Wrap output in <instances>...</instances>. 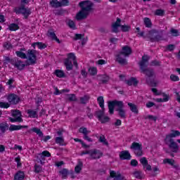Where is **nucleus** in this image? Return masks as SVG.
<instances>
[{"instance_id": "c756f323", "label": "nucleus", "mask_w": 180, "mask_h": 180, "mask_svg": "<svg viewBox=\"0 0 180 180\" xmlns=\"http://www.w3.org/2000/svg\"><path fill=\"white\" fill-rule=\"evenodd\" d=\"M146 63H148V58L143 56L141 61L139 63L140 69L148 67Z\"/></svg>"}, {"instance_id": "bb28decb", "label": "nucleus", "mask_w": 180, "mask_h": 180, "mask_svg": "<svg viewBox=\"0 0 180 180\" xmlns=\"http://www.w3.org/2000/svg\"><path fill=\"white\" fill-rule=\"evenodd\" d=\"M55 143L56 144H59V146H67V143H65L64 137L63 136H58L55 139Z\"/></svg>"}, {"instance_id": "39448f33", "label": "nucleus", "mask_w": 180, "mask_h": 180, "mask_svg": "<svg viewBox=\"0 0 180 180\" xmlns=\"http://www.w3.org/2000/svg\"><path fill=\"white\" fill-rule=\"evenodd\" d=\"M11 116L13 117H8L11 123H22L23 122V118H22V112L19 110H12Z\"/></svg>"}, {"instance_id": "4be33fe9", "label": "nucleus", "mask_w": 180, "mask_h": 180, "mask_svg": "<svg viewBox=\"0 0 180 180\" xmlns=\"http://www.w3.org/2000/svg\"><path fill=\"white\" fill-rule=\"evenodd\" d=\"M6 130H9V124L8 122H1L0 123V131L2 134H5L6 133Z\"/></svg>"}, {"instance_id": "5701e85b", "label": "nucleus", "mask_w": 180, "mask_h": 180, "mask_svg": "<svg viewBox=\"0 0 180 180\" xmlns=\"http://www.w3.org/2000/svg\"><path fill=\"white\" fill-rule=\"evenodd\" d=\"M20 15H22L25 19H29V16L32 15V11L29 8H25V10L20 11Z\"/></svg>"}, {"instance_id": "680f3d73", "label": "nucleus", "mask_w": 180, "mask_h": 180, "mask_svg": "<svg viewBox=\"0 0 180 180\" xmlns=\"http://www.w3.org/2000/svg\"><path fill=\"white\" fill-rule=\"evenodd\" d=\"M86 109L87 117H89V119H94V114L92 113V110L90 109L89 107H87Z\"/></svg>"}, {"instance_id": "b1692460", "label": "nucleus", "mask_w": 180, "mask_h": 180, "mask_svg": "<svg viewBox=\"0 0 180 180\" xmlns=\"http://www.w3.org/2000/svg\"><path fill=\"white\" fill-rule=\"evenodd\" d=\"M25 179V172L18 171L14 176V180H23Z\"/></svg>"}, {"instance_id": "6e6d98bb", "label": "nucleus", "mask_w": 180, "mask_h": 180, "mask_svg": "<svg viewBox=\"0 0 180 180\" xmlns=\"http://www.w3.org/2000/svg\"><path fill=\"white\" fill-rule=\"evenodd\" d=\"M131 29V27L130 25H121V30L122 32H124L126 33L127 32H130V30Z\"/></svg>"}, {"instance_id": "69168bd1", "label": "nucleus", "mask_w": 180, "mask_h": 180, "mask_svg": "<svg viewBox=\"0 0 180 180\" xmlns=\"http://www.w3.org/2000/svg\"><path fill=\"white\" fill-rule=\"evenodd\" d=\"M3 46L4 47V49H6V50H11V49L13 48V46L10 42H5L3 44Z\"/></svg>"}, {"instance_id": "3c124183", "label": "nucleus", "mask_w": 180, "mask_h": 180, "mask_svg": "<svg viewBox=\"0 0 180 180\" xmlns=\"http://www.w3.org/2000/svg\"><path fill=\"white\" fill-rule=\"evenodd\" d=\"M48 36L49 37H51L52 40H53L57 37L56 32H54L53 29H50L48 30Z\"/></svg>"}, {"instance_id": "a211bd4d", "label": "nucleus", "mask_w": 180, "mask_h": 180, "mask_svg": "<svg viewBox=\"0 0 180 180\" xmlns=\"http://www.w3.org/2000/svg\"><path fill=\"white\" fill-rule=\"evenodd\" d=\"M120 22H122V20L117 18L116 22L112 24V33H117L119 32L118 27H121Z\"/></svg>"}, {"instance_id": "0eeeda50", "label": "nucleus", "mask_w": 180, "mask_h": 180, "mask_svg": "<svg viewBox=\"0 0 180 180\" xmlns=\"http://www.w3.org/2000/svg\"><path fill=\"white\" fill-rule=\"evenodd\" d=\"M130 148L134 152L136 157H141L143 155V145L137 142H133Z\"/></svg>"}, {"instance_id": "f03ea898", "label": "nucleus", "mask_w": 180, "mask_h": 180, "mask_svg": "<svg viewBox=\"0 0 180 180\" xmlns=\"http://www.w3.org/2000/svg\"><path fill=\"white\" fill-rule=\"evenodd\" d=\"M79 6L81 8V11L76 14V19L77 20H83L88 18L89 12L92 11L94 3L89 1H83L79 3Z\"/></svg>"}, {"instance_id": "20e7f679", "label": "nucleus", "mask_w": 180, "mask_h": 180, "mask_svg": "<svg viewBox=\"0 0 180 180\" xmlns=\"http://www.w3.org/2000/svg\"><path fill=\"white\" fill-rule=\"evenodd\" d=\"M90 155L91 160H99L101 157H103V153L99 149H91L89 150H84L80 153V155Z\"/></svg>"}, {"instance_id": "dca6fc26", "label": "nucleus", "mask_w": 180, "mask_h": 180, "mask_svg": "<svg viewBox=\"0 0 180 180\" xmlns=\"http://www.w3.org/2000/svg\"><path fill=\"white\" fill-rule=\"evenodd\" d=\"M27 133H29L30 134L32 133H36V134H37L39 137H43V136H44V134H43V131H41V129L37 127L31 128L27 131Z\"/></svg>"}, {"instance_id": "2f4dec72", "label": "nucleus", "mask_w": 180, "mask_h": 180, "mask_svg": "<svg viewBox=\"0 0 180 180\" xmlns=\"http://www.w3.org/2000/svg\"><path fill=\"white\" fill-rule=\"evenodd\" d=\"M50 5L52 8H61V1L58 0H52L50 1Z\"/></svg>"}, {"instance_id": "f704fd0d", "label": "nucleus", "mask_w": 180, "mask_h": 180, "mask_svg": "<svg viewBox=\"0 0 180 180\" xmlns=\"http://www.w3.org/2000/svg\"><path fill=\"white\" fill-rule=\"evenodd\" d=\"M133 175L136 179H143V178H144V174H143V172L141 171H135L134 172Z\"/></svg>"}, {"instance_id": "6ab92c4d", "label": "nucleus", "mask_w": 180, "mask_h": 180, "mask_svg": "<svg viewBox=\"0 0 180 180\" xmlns=\"http://www.w3.org/2000/svg\"><path fill=\"white\" fill-rule=\"evenodd\" d=\"M122 54L119 53L117 54L115 56L116 58V61L120 64V65H127V60H126L125 58H122Z\"/></svg>"}, {"instance_id": "8fccbe9b", "label": "nucleus", "mask_w": 180, "mask_h": 180, "mask_svg": "<svg viewBox=\"0 0 180 180\" xmlns=\"http://www.w3.org/2000/svg\"><path fill=\"white\" fill-rule=\"evenodd\" d=\"M174 139H172V136L170 135V134H167L165 138V143L168 144L169 143H172Z\"/></svg>"}, {"instance_id": "c03bdc74", "label": "nucleus", "mask_w": 180, "mask_h": 180, "mask_svg": "<svg viewBox=\"0 0 180 180\" xmlns=\"http://www.w3.org/2000/svg\"><path fill=\"white\" fill-rule=\"evenodd\" d=\"M172 139H175V137H179L180 131L175 129H172L171 133L169 134Z\"/></svg>"}, {"instance_id": "a878e982", "label": "nucleus", "mask_w": 180, "mask_h": 180, "mask_svg": "<svg viewBox=\"0 0 180 180\" xmlns=\"http://www.w3.org/2000/svg\"><path fill=\"white\" fill-rule=\"evenodd\" d=\"M60 174L61 175L62 179H67L68 175H70V171L68 169L63 168L59 171Z\"/></svg>"}, {"instance_id": "864d4df0", "label": "nucleus", "mask_w": 180, "mask_h": 180, "mask_svg": "<svg viewBox=\"0 0 180 180\" xmlns=\"http://www.w3.org/2000/svg\"><path fill=\"white\" fill-rule=\"evenodd\" d=\"M170 33L172 34V36L173 37H178V36H180V32L178 30L172 28L170 30Z\"/></svg>"}, {"instance_id": "c9c22d12", "label": "nucleus", "mask_w": 180, "mask_h": 180, "mask_svg": "<svg viewBox=\"0 0 180 180\" xmlns=\"http://www.w3.org/2000/svg\"><path fill=\"white\" fill-rule=\"evenodd\" d=\"M96 116L98 120H101L105 116V108L96 111Z\"/></svg>"}, {"instance_id": "423d86ee", "label": "nucleus", "mask_w": 180, "mask_h": 180, "mask_svg": "<svg viewBox=\"0 0 180 180\" xmlns=\"http://www.w3.org/2000/svg\"><path fill=\"white\" fill-rule=\"evenodd\" d=\"M153 34H155L154 37H148L147 41H150V43H155L164 40L162 30H152Z\"/></svg>"}, {"instance_id": "4c0bfd02", "label": "nucleus", "mask_w": 180, "mask_h": 180, "mask_svg": "<svg viewBox=\"0 0 180 180\" xmlns=\"http://www.w3.org/2000/svg\"><path fill=\"white\" fill-rule=\"evenodd\" d=\"M54 74L58 78H65L64 70H56Z\"/></svg>"}, {"instance_id": "0e129e2a", "label": "nucleus", "mask_w": 180, "mask_h": 180, "mask_svg": "<svg viewBox=\"0 0 180 180\" xmlns=\"http://www.w3.org/2000/svg\"><path fill=\"white\" fill-rule=\"evenodd\" d=\"M37 160H39V161H40V162H43V161L46 160V158H44L43 153H41L37 154Z\"/></svg>"}, {"instance_id": "393cba45", "label": "nucleus", "mask_w": 180, "mask_h": 180, "mask_svg": "<svg viewBox=\"0 0 180 180\" xmlns=\"http://www.w3.org/2000/svg\"><path fill=\"white\" fill-rule=\"evenodd\" d=\"M27 8H26V6H25V4H21V6L20 7H15L13 9V12L16 14V15H20V12H22V11H25L26 10Z\"/></svg>"}, {"instance_id": "49530a36", "label": "nucleus", "mask_w": 180, "mask_h": 180, "mask_svg": "<svg viewBox=\"0 0 180 180\" xmlns=\"http://www.w3.org/2000/svg\"><path fill=\"white\" fill-rule=\"evenodd\" d=\"M110 79V77L108 75H103L101 77V82H102V84H108Z\"/></svg>"}, {"instance_id": "1a4fd4ad", "label": "nucleus", "mask_w": 180, "mask_h": 180, "mask_svg": "<svg viewBox=\"0 0 180 180\" xmlns=\"http://www.w3.org/2000/svg\"><path fill=\"white\" fill-rule=\"evenodd\" d=\"M7 101L11 105H18L20 102V98L15 94H11L7 96Z\"/></svg>"}, {"instance_id": "58836bf2", "label": "nucleus", "mask_w": 180, "mask_h": 180, "mask_svg": "<svg viewBox=\"0 0 180 180\" xmlns=\"http://www.w3.org/2000/svg\"><path fill=\"white\" fill-rule=\"evenodd\" d=\"M89 99H91L89 96L84 95L83 97L80 98V103H82V105H86V103L89 102Z\"/></svg>"}, {"instance_id": "de8ad7c7", "label": "nucleus", "mask_w": 180, "mask_h": 180, "mask_svg": "<svg viewBox=\"0 0 180 180\" xmlns=\"http://www.w3.org/2000/svg\"><path fill=\"white\" fill-rule=\"evenodd\" d=\"M82 162H79L78 165L75 167V172H76V174H79L81 172L82 170Z\"/></svg>"}, {"instance_id": "f257e3e1", "label": "nucleus", "mask_w": 180, "mask_h": 180, "mask_svg": "<svg viewBox=\"0 0 180 180\" xmlns=\"http://www.w3.org/2000/svg\"><path fill=\"white\" fill-rule=\"evenodd\" d=\"M115 106H116V112L121 119H126V110H124V103L122 101L114 100L108 102V112L110 115L115 113Z\"/></svg>"}, {"instance_id": "7c9ffc66", "label": "nucleus", "mask_w": 180, "mask_h": 180, "mask_svg": "<svg viewBox=\"0 0 180 180\" xmlns=\"http://www.w3.org/2000/svg\"><path fill=\"white\" fill-rule=\"evenodd\" d=\"M27 113L28 115V117L31 119H36V117H38L37 112L33 110H27Z\"/></svg>"}, {"instance_id": "2eb2a0df", "label": "nucleus", "mask_w": 180, "mask_h": 180, "mask_svg": "<svg viewBox=\"0 0 180 180\" xmlns=\"http://www.w3.org/2000/svg\"><path fill=\"white\" fill-rule=\"evenodd\" d=\"M131 48L129 46H124L122 47V51L120 52V54L124 56V57H129L131 54Z\"/></svg>"}, {"instance_id": "9d476101", "label": "nucleus", "mask_w": 180, "mask_h": 180, "mask_svg": "<svg viewBox=\"0 0 180 180\" xmlns=\"http://www.w3.org/2000/svg\"><path fill=\"white\" fill-rule=\"evenodd\" d=\"M15 61H14L13 63V67H15V68H17V70H19L20 71H22V70H25V67H26V65H26L25 63H23V61L19 60V58H15Z\"/></svg>"}, {"instance_id": "5fc2aeb1", "label": "nucleus", "mask_w": 180, "mask_h": 180, "mask_svg": "<svg viewBox=\"0 0 180 180\" xmlns=\"http://www.w3.org/2000/svg\"><path fill=\"white\" fill-rule=\"evenodd\" d=\"M36 44L39 50H44V49H47V45L43 42H36Z\"/></svg>"}, {"instance_id": "473e14b6", "label": "nucleus", "mask_w": 180, "mask_h": 180, "mask_svg": "<svg viewBox=\"0 0 180 180\" xmlns=\"http://www.w3.org/2000/svg\"><path fill=\"white\" fill-rule=\"evenodd\" d=\"M67 26L70 27V29H72V30H77V25H75V22L72 20H69L68 22H66Z\"/></svg>"}, {"instance_id": "13d9d810", "label": "nucleus", "mask_w": 180, "mask_h": 180, "mask_svg": "<svg viewBox=\"0 0 180 180\" xmlns=\"http://www.w3.org/2000/svg\"><path fill=\"white\" fill-rule=\"evenodd\" d=\"M34 172H35V174H40V172H41V166L36 164L34 166Z\"/></svg>"}, {"instance_id": "09e8293b", "label": "nucleus", "mask_w": 180, "mask_h": 180, "mask_svg": "<svg viewBox=\"0 0 180 180\" xmlns=\"http://www.w3.org/2000/svg\"><path fill=\"white\" fill-rule=\"evenodd\" d=\"M0 108H1V109H8V108H11V104L7 102L1 101L0 102Z\"/></svg>"}, {"instance_id": "a18cd8bd", "label": "nucleus", "mask_w": 180, "mask_h": 180, "mask_svg": "<svg viewBox=\"0 0 180 180\" xmlns=\"http://www.w3.org/2000/svg\"><path fill=\"white\" fill-rule=\"evenodd\" d=\"M155 16H164L165 15V10L158 8L155 11Z\"/></svg>"}, {"instance_id": "37998d69", "label": "nucleus", "mask_w": 180, "mask_h": 180, "mask_svg": "<svg viewBox=\"0 0 180 180\" xmlns=\"http://www.w3.org/2000/svg\"><path fill=\"white\" fill-rule=\"evenodd\" d=\"M143 23L146 26V27L150 28L151 26H153V22H151V19L148 18H145L143 19Z\"/></svg>"}, {"instance_id": "aec40b11", "label": "nucleus", "mask_w": 180, "mask_h": 180, "mask_svg": "<svg viewBox=\"0 0 180 180\" xmlns=\"http://www.w3.org/2000/svg\"><path fill=\"white\" fill-rule=\"evenodd\" d=\"M126 84H127L129 86H131V85H134V86H137L139 82L136 77H131L129 79L126 81Z\"/></svg>"}, {"instance_id": "774afa93", "label": "nucleus", "mask_w": 180, "mask_h": 180, "mask_svg": "<svg viewBox=\"0 0 180 180\" xmlns=\"http://www.w3.org/2000/svg\"><path fill=\"white\" fill-rule=\"evenodd\" d=\"M170 79H171V81H173V82H176L179 81V77H178L175 75H171Z\"/></svg>"}, {"instance_id": "9b49d317", "label": "nucleus", "mask_w": 180, "mask_h": 180, "mask_svg": "<svg viewBox=\"0 0 180 180\" xmlns=\"http://www.w3.org/2000/svg\"><path fill=\"white\" fill-rule=\"evenodd\" d=\"M120 159L122 160V161L127 160H131V155H130V152L129 150H122L120 153Z\"/></svg>"}, {"instance_id": "7ed1b4c3", "label": "nucleus", "mask_w": 180, "mask_h": 180, "mask_svg": "<svg viewBox=\"0 0 180 180\" xmlns=\"http://www.w3.org/2000/svg\"><path fill=\"white\" fill-rule=\"evenodd\" d=\"M36 53L37 51L34 49H29L27 51V54L22 51H15V54L19 58H22V60H26V58L28 59L29 63H27V65H34V64L37 63V56L36 55Z\"/></svg>"}, {"instance_id": "412c9836", "label": "nucleus", "mask_w": 180, "mask_h": 180, "mask_svg": "<svg viewBox=\"0 0 180 180\" xmlns=\"http://www.w3.org/2000/svg\"><path fill=\"white\" fill-rule=\"evenodd\" d=\"M64 65L67 70V71H71L72 68H74V65H72V61L70 59H65Z\"/></svg>"}, {"instance_id": "72a5a7b5", "label": "nucleus", "mask_w": 180, "mask_h": 180, "mask_svg": "<svg viewBox=\"0 0 180 180\" xmlns=\"http://www.w3.org/2000/svg\"><path fill=\"white\" fill-rule=\"evenodd\" d=\"M97 102L101 109H105V99H103V96H98L97 98Z\"/></svg>"}, {"instance_id": "603ef678", "label": "nucleus", "mask_w": 180, "mask_h": 180, "mask_svg": "<svg viewBox=\"0 0 180 180\" xmlns=\"http://www.w3.org/2000/svg\"><path fill=\"white\" fill-rule=\"evenodd\" d=\"M89 72L90 73V75H96V74H98V69L95 67L89 68Z\"/></svg>"}, {"instance_id": "a19ab883", "label": "nucleus", "mask_w": 180, "mask_h": 180, "mask_svg": "<svg viewBox=\"0 0 180 180\" xmlns=\"http://www.w3.org/2000/svg\"><path fill=\"white\" fill-rule=\"evenodd\" d=\"M164 98H156L155 101L158 103H162V102H168V101H169V96L167 95V94H163Z\"/></svg>"}, {"instance_id": "bf43d9fd", "label": "nucleus", "mask_w": 180, "mask_h": 180, "mask_svg": "<svg viewBox=\"0 0 180 180\" xmlns=\"http://www.w3.org/2000/svg\"><path fill=\"white\" fill-rule=\"evenodd\" d=\"M85 34H75V37L73 38V40L77 41V40H82L84 39V37Z\"/></svg>"}, {"instance_id": "e433bc0d", "label": "nucleus", "mask_w": 180, "mask_h": 180, "mask_svg": "<svg viewBox=\"0 0 180 180\" xmlns=\"http://www.w3.org/2000/svg\"><path fill=\"white\" fill-rule=\"evenodd\" d=\"M146 84H148L149 86H152L153 88H155L157 86V83L154 79L147 78Z\"/></svg>"}, {"instance_id": "79ce46f5", "label": "nucleus", "mask_w": 180, "mask_h": 180, "mask_svg": "<svg viewBox=\"0 0 180 180\" xmlns=\"http://www.w3.org/2000/svg\"><path fill=\"white\" fill-rule=\"evenodd\" d=\"M4 64H8V63H10L11 65H13L16 58H9V56H4Z\"/></svg>"}, {"instance_id": "cd10ccee", "label": "nucleus", "mask_w": 180, "mask_h": 180, "mask_svg": "<svg viewBox=\"0 0 180 180\" xmlns=\"http://www.w3.org/2000/svg\"><path fill=\"white\" fill-rule=\"evenodd\" d=\"M128 106L130 108L131 112L135 113V115H138L139 109L137 108V105L132 103H128Z\"/></svg>"}, {"instance_id": "ddd939ff", "label": "nucleus", "mask_w": 180, "mask_h": 180, "mask_svg": "<svg viewBox=\"0 0 180 180\" xmlns=\"http://www.w3.org/2000/svg\"><path fill=\"white\" fill-rule=\"evenodd\" d=\"M141 72H143V74H145L148 78H151V77H154V70L153 69H148V66L141 68Z\"/></svg>"}, {"instance_id": "052dcab7", "label": "nucleus", "mask_w": 180, "mask_h": 180, "mask_svg": "<svg viewBox=\"0 0 180 180\" xmlns=\"http://www.w3.org/2000/svg\"><path fill=\"white\" fill-rule=\"evenodd\" d=\"M150 65L152 67H160V66H161V62H160L157 60H154L150 62Z\"/></svg>"}, {"instance_id": "4d7b16f0", "label": "nucleus", "mask_w": 180, "mask_h": 180, "mask_svg": "<svg viewBox=\"0 0 180 180\" xmlns=\"http://www.w3.org/2000/svg\"><path fill=\"white\" fill-rule=\"evenodd\" d=\"M163 162L165 164H169V165H174L175 164V160L174 159H169V158H166L163 160Z\"/></svg>"}, {"instance_id": "ea45409f", "label": "nucleus", "mask_w": 180, "mask_h": 180, "mask_svg": "<svg viewBox=\"0 0 180 180\" xmlns=\"http://www.w3.org/2000/svg\"><path fill=\"white\" fill-rule=\"evenodd\" d=\"M8 30L11 32H16V30H19V25L16 23H11L8 25Z\"/></svg>"}, {"instance_id": "f8f14e48", "label": "nucleus", "mask_w": 180, "mask_h": 180, "mask_svg": "<svg viewBox=\"0 0 180 180\" xmlns=\"http://www.w3.org/2000/svg\"><path fill=\"white\" fill-rule=\"evenodd\" d=\"M143 169H146V171H151V165H148V160H147V158L143 157L139 160Z\"/></svg>"}, {"instance_id": "e2e57ef3", "label": "nucleus", "mask_w": 180, "mask_h": 180, "mask_svg": "<svg viewBox=\"0 0 180 180\" xmlns=\"http://www.w3.org/2000/svg\"><path fill=\"white\" fill-rule=\"evenodd\" d=\"M110 120V117L108 116H104L101 118V120H99L102 124H104L105 123H108Z\"/></svg>"}, {"instance_id": "338daca9", "label": "nucleus", "mask_w": 180, "mask_h": 180, "mask_svg": "<svg viewBox=\"0 0 180 180\" xmlns=\"http://www.w3.org/2000/svg\"><path fill=\"white\" fill-rule=\"evenodd\" d=\"M68 100L70 102H77V96L75 94H68Z\"/></svg>"}, {"instance_id": "f3484780", "label": "nucleus", "mask_w": 180, "mask_h": 180, "mask_svg": "<svg viewBox=\"0 0 180 180\" xmlns=\"http://www.w3.org/2000/svg\"><path fill=\"white\" fill-rule=\"evenodd\" d=\"M168 146L172 153H178V151H179V146H178V143L174 142V141L170 142Z\"/></svg>"}, {"instance_id": "6e6552de", "label": "nucleus", "mask_w": 180, "mask_h": 180, "mask_svg": "<svg viewBox=\"0 0 180 180\" xmlns=\"http://www.w3.org/2000/svg\"><path fill=\"white\" fill-rule=\"evenodd\" d=\"M79 133H81L83 134V139L84 140H86V141H89V143H92L94 140H92L91 138H90L88 134L91 133V131L88 130V129L85 127H82L79 129Z\"/></svg>"}, {"instance_id": "4468645a", "label": "nucleus", "mask_w": 180, "mask_h": 180, "mask_svg": "<svg viewBox=\"0 0 180 180\" xmlns=\"http://www.w3.org/2000/svg\"><path fill=\"white\" fill-rule=\"evenodd\" d=\"M29 126L27 125H15V124H11L8 127L9 131H16L18 130H22V129H27Z\"/></svg>"}, {"instance_id": "c85d7f7f", "label": "nucleus", "mask_w": 180, "mask_h": 180, "mask_svg": "<svg viewBox=\"0 0 180 180\" xmlns=\"http://www.w3.org/2000/svg\"><path fill=\"white\" fill-rule=\"evenodd\" d=\"M98 141L99 143H102L103 146H106V147H109V142H108V140H106V136H105V135L101 134L99 136Z\"/></svg>"}]
</instances>
